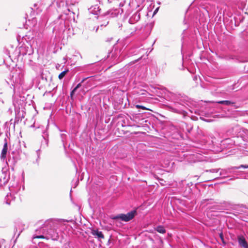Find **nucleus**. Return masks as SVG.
I'll use <instances>...</instances> for the list:
<instances>
[{
	"label": "nucleus",
	"instance_id": "nucleus-30",
	"mask_svg": "<svg viewBox=\"0 0 248 248\" xmlns=\"http://www.w3.org/2000/svg\"><path fill=\"white\" fill-rule=\"evenodd\" d=\"M36 154L37 156L36 159V162L38 163V160L40 159V150L38 149L36 151Z\"/></svg>",
	"mask_w": 248,
	"mask_h": 248
},
{
	"label": "nucleus",
	"instance_id": "nucleus-21",
	"mask_svg": "<svg viewBox=\"0 0 248 248\" xmlns=\"http://www.w3.org/2000/svg\"><path fill=\"white\" fill-rule=\"evenodd\" d=\"M218 103L224 105L225 106H233L235 103L229 100H222L218 102Z\"/></svg>",
	"mask_w": 248,
	"mask_h": 248
},
{
	"label": "nucleus",
	"instance_id": "nucleus-1",
	"mask_svg": "<svg viewBox=\"0 0 248 248\" xmlns=\"http://www.w3.org/2000/svg\"><path fill=\"white\" fill-rule=\"evenodd\" d=\"M170 99V103L167 106L169 111L181 115L184 118L187 116V111L197 113V103L188 96L180 93H171Z\"/></svg>",
	"mask_w": 248,
	"mask_h": 248
},
{
	"label": "nucleus",
	"instance_id": "nucleus-14",
	"mask_svg": "<svg viewBox=\"0 0 248 248\" xmlns=\"http://www.w3.org/2000/svg\"><path fill=\"white\" fill-rule=\"evenodd\" d=\"M139 52V50L136 47H132L129 48L126 52V56L129 57L137 55Z\"/></svg>",
	"mask_w": 248,
	"mask_h": 248
},
{
	"label": "nucleus",
	"instance_id": "nucleus-13",
	"mask_svg": "<svg viewBox=\"0 0 248 248\" xmlns=\"http://www.w3.org/2000/svg\"><path fill=\"white\" fill-rule=\"evenodd\" d=\"M48 127V124H47L45 130L44 129V127L43 126H39L38 127V128H41L42 129V137L45 140V145L46 147L48 146V141H49V140H48L49 135H48V132L47 131V127Z\"/></svg>",
	"mask_w": 248,
	"mask_h": 248
},
{
	"label": "nucleus",
	"instance_id": "nucleus-44",
	"mask_svg": "<svg viewBox=\"0 0 248 248\" xmlns=\"http://www.w3.org/2000/svg\"><path fill=\"white\" fill-rule=\"evenodd\" d=\"M122 26V24H121V25H120L119 26V28H120V27H121Z\"/></svg>",
	"mask_w": 248,
	"mask_h": 248
},
{
	"label": "nucleus",
	"instance_id": "nucleus-26",
	"mask_svg": "<svg viewBox=\"0 0 248 248\" xmlns=\"http://www.w3.org/2000/svg\"><path fill=\"white\" fill-rule=\"evenodd\" d=\"M220 170H221V168H219V169H210V170H207L206 171L207 172H212V173H217V172H218L219 171H220Z\"/></svg>",
	"mask_w": 248,
	"mask_h": 248
},
{
	"label": "nucleus",
	"instance_id": "nucleus-12",
	"mask_svg": "<svg viewBox=\"0 0 248 248\" xmlns=\"http://www.w3.org/2000/svg\"><path fill=\"white\" fill-rule=\"evenodd\" d=\"M238 130L239 128L238 127H233L227 131V134L228 136H231V138H234L238 139L239 138V137L237 134V131Z\"/></svg>",
	"mask_w": 248,
	"mask_h": 248
},
{
	"label": "nucleus",
	"instance_id": "nucleus-39",
	"mask_svg": "<svg viewBox=\"0 0 248 248\" xmlns=\"http://www.w3.org/2000/svg\"><path fill=\"white\" fill-rule=\"evenodd\" d=\"M246 148L248 149V143L246 144Z\"/></svg>",
	"mask_w": 248,
	"mask_h": 248
},
{
	"label": "nucleus",
	"instance_id": "nucleus-15",
	"mask_svg": "<svg viewBox=\"0 0 248 248\" xmlns=\"http://www.w3.org/2000/svg\"><path fill=\"white\" fill-rule=\"evenodd\" d=\"M8 151V143H4L3 148L1 151V153L0 154V158L2 160H4L6 159L7 154Z\"/></svg>",
	"mask_w": 248,
	"mask_h": 248
},
{
	"label": "nucleus",
	"instance_id": "nucleus-17",
	"mask_svg": "<svg viewBox=\"0 0 248 248\" xmlns=\"http://www.w3.org/2000/svg\"><path fill=\"white\" fill-rule=\"evenodd\" d=\"M201 155L198 153L190 155L188 159H191L193 162L200 161L202 160Z\"/></svg>",
	"mask_w": 248,
	"mask_h": 248
},
{
	"label": "nucleus",
	"instance_id": "nucleus-3",
	"mask_svg": "<svg viewBox=\"0 0 248 248\" xmlns=\"http://www.w3.org/2000/svg\"><path fill=\"white\" fill-rule=\"evenodd\" d=\"M232 174L237 176V178H242L241 176H244L245 173L242 171L236 170V167H231L225 169H221L219 173L220 177H217L216 180L225 179L230 176Z\"/></svg>",
	"mask_w": 248,
	"mask_h": 248
},
{
	"label": "nucleus",
	"instance_id": "nucleus-50",
	"mask_svg": "<svg viewBox=\"0 0 248 248\" xmlns=\"http://www.w3.org/2000/svg\"><path fill=\"white\" fill-rule=\"evenodd\" d=\"M1 133H0V136L1 135Z\"/></svg>",
	"mask_w": 248,
	"mask_h": 248
},
{
	"label": "nucleus",
	"instance_id": "nucleus-47",
	"mask_svg": "<svg viewBox=\"0 0 248 248\" xmlns=\"http://www.w3.org/2000/svg\"><path fill=\"white\" fill-rule=\"evenodd\" d=\"M157 10H158V8H157V9L155 10V11H157ZM155 13V12H154V13Z\"/></svg>",
	"mask_w": 248,
	"mask_h": 248
},
{
	"label": "nucleus",
	"instance_id": "nucleus-34",
	"mask_svg": "<svg viewBox=\"0 0 248 248\" xmlns=\"http://www.w3.org/2000/svg\"><path fill=\"white\" fill-rule=\"evenodd\" d=\"M108 23V21H105L103 24L100 25V27H102L103 26H106Z\"/></svg>",
	"mask_w": 248,
	"mask_h": 248
},
{
	"label": "nucleus",
	"instance_id": "nucleus-24",
	"mask_svg": "<svg viewBox=\"0 0 248 248\" xmlns=\"http://www.w3.org/2000/svg\"><path fill=\"white\" fill-rule=\"evenodd\" d=\"M219 237H220V239L221 240V242H222V243L223 244V246H225L226 244V242L225 241L223 233L222 232L219 233Z\"/></svg>",
	"mask_w": 248,
	"mask_h": 248
},
{
	"label": "nucleus",
	"instance_id": "nucleus-2",
	"mask_svg": "<svg viewBox=\"0 0 248 248\" xmlns=\"http://www.w3.org/2000/svg\"><path fill=\"white\" fill-rule=\"evenodd\" d=\"M56 222L53 220H48L43 226L41 231L43 234L36 235L34 238H42L46 239H52L57 241L59 239V233L56 229Z\"/></svg>",
	"mask_w": 248,
	"mask_h": 248
},
{
	"label": "nucleus",
	"instance_id": "nucleus-8",
	"mask_svg": "<svg viewBox=\"0 0 248 248\" xmlns=\"http://www.w3.org/2000/svg\"><path fill=\"white\" fill-rule=\"evenodd\" d=\"M10 178L9 171H2L0 174V187L5 186Z\"/></svg>",
	"mask_w": 248,
	"mask_h": 248
},
{
	"label": "nucleus",
	"instance_id": "nucleus-5",
	"mask_svg": "<svg viewBox=\"0 0 248 248\" xmlns=\"http://www.w3.org/2000/svg\"><path fill=\"white\" fill-rule=\"evenodd\" d=\"M137 214L136 210H132L127 214H120L112 217L114 220L120 219L122 221L128 222L132 219Z\"/></svg>",
	"mask_w": 248,
	"mask_h": 248
},
{
	"label": "nucleus",
	"instance_id": "nucleus-9",
	"mask_svg": "<svg viewBox=\"0 0 248 248\" xmlns=\"http://www.w3.org/2000/svg\"><path fill=\"white\" fill-rule=\"evenodd\" d=\"M140 10H138L130 17L128 21L130 24H134L140 20Z\"/></svg>",
	"mask_w": 248,
	"mask_h": 248
},
{
	"label": "nucleus",
	"instance_id": "nucleus-38",
	"mask_svg": "<svg viewBox=\"0 0 248 248\" xmlns=\"http://www.w3.org/2000/svg\"><path fill=\"white\" fill-rule=\"evenodd\" d=\"M4 143H6H6H8V142H7V138H5L4 139Z\"/></svg>",
	"mask_w": 248,
	"mask_h": 248
},
{
	"label": "nucleus",
	"instance_id": "nucleus-4",
	"mask_svg": "<svg viewBox=\"0 0 248 248\" xmlns=\"http://www.w3.org/2000/svg\"><path fill=\"white\" fill-rule=\"evenodd\" d=\"M15 53L16 54H17V57L20 55L25 56L28 55L30 62H32L31 56L33 53V50L31 46H28L26 45H22L21 46L19 47L18 49L16 50ZM30 63L31 64V63Z\"/></svg>",
	"mask_w": 248,
	"mask_h": 248
},
{
	"label": "nucleus",
	"instance_id": "nucleus-11",
	"mask_svg": "<svg viewBox=\"0 0 248 248\" xmlns=\"http://www.w3.org/2000/svg\"><path fill=\"white\" fill-rule=\"evenodd\" d=\"M237 238L240 247L243 248H248V243L243 235H238Z\"/></svg>",
	"mask_w": 248,
	"mask_h": 248
},
{
	"label": "nucleus",
	"instance_id": "nucleus-42",
	"mask_svg": "<svg viewBox=\"0 0 248 248\" xmlns=\"http://www.w3.org/2000/svg\"><path fill=\"white\" fill-rule=\"evenodd\" d=\"M234 178H232L231 179H230L229 180H234Z\"/></svg>",
	"mask_w": 248,
	"mask_h": 248
},
{
	"label": "nucleus",
	"instance_id": "nucleus-31",
	"mask_svg": "<svg viewBox=\"0 0 248 248\" xmlns=\"http://www.w3.org/2000/svg\"><path fill=\"white\" fill-rule=\"evenodd\" d=\"M241 168L247 169V168H248V165H241L239 166L236 167V170H238V169H241Z\"/></svg>",
	"mask_w": 248,
	"mask_h": 248
},
{
	"label": "nucleus",
	"instance_id": "nucleus-45",
	"mask_svg": "<svg viewBox=\"0 0 248 248\" xmlns=\"http://www.w3.org/2000/svg\"><path fill=\"white\" fill-rule=\"evenodd\" d=\"M6 137H8V133H6Z\"/></svg>",
	"mask_w": 248,
	"mask_h": 248
},
{
	"label": "nucleus",
	"instance_id": "nucleus-48",
	"mask_svg": "<svg viewBox=\"0 0 248 248\" xmlns=\"http://www.w3.org/2000/svg\"><path fill=\"white\" fill-rule=\"evenodd\" d=\"M139 112H141V113H143V112L140 110H139Z\"/></svg>",
	"mask_w": 248,
	"mask_h": 248
},
{
	"label": "nucleus",
	"instance_id": "nucleus-35",
	"mask_svg": "<svg viewBox=\"0 0 248 248\" xmlns=\"http://www.w3.org/2000/svg\"><path fill=\"white\" fill-rule=\"evenodd\" d=\"M241 176L245 179H248V174L245 173L244 176Z\"/></svg>",
	"mask_w": 248,
	"mask_h": 248
},
{
	"label": "nucleus",
	"instance_id": "nucleus-33",
	"mask_svg": "<svg viewBox=\"0 0 248 248\" xmlns=\"http://www.w3.org/2000/svg\"><path fill=\"white\" fill-rule=\"evenodd\" d=\"M11 182H10L9 185V188L11 191L12 190V188L15 187V185L14 184L11 185Z\"/></svg>",
	"mask_w": 248,
	"mask_h": 248
},
{
	"label": "nucleus",
	"instance_id": "nucleus-6",
	"mask_svg": "<svg viewBox=\"0 0 248 248\" xmlns=\"http://www.w3.org/2000/svg\"><path fill=\"white\" fill-rule=\"evenodd\" d=\"M120 52V50L115 49L108 52V58H110L113 64H115L122 60L123 59L121 58Z\"/></svg>",
	"mask_w": 248,
	"mask_h": 248
},
{
	"label": "nucleus",
	"instance_id": "nucleus-43",
	"mask_svg": "<svg viewBox=\"0 0 248 248\" xmlns=\"http://www.w3.org/2000/svg\"><path fill=\"white\" fill-rule=\"evenodd\" d=\"M31 11H33V12H34V10L33 9V8H31Z\"/></svg>",
	"mask_w": 248,
	"mask_h": 248
},
{
	"label": "nucleus",
	"instance_id": "nucleus-29",
	"mask_svg": "<svg viewBox=\"0 0 248 248\" xmlns=\"http://www.w3.org/2000/svg\"><path fill=\"white\" fill-rule=\"evenodd\" d=\"M135 107L138 108V109H141L142 110H147L148 109L147 108H146L145 107L143 106H141V105H136L135 106Z\"/></svg>",
	"mask_w": 248,
	"mask_h": 248
},
{
	"label": "nucleus",
	"instance_id": "nucleus-28",
	"mask_svg": "<svg viewBox=\"0 0 248 248\" xmlns=\"http://www.w3.org/2000/svg\"><path fill=\"white\" fill-rule=\"evenodd\" d=\"M11 197H12L11 195H10V196L7 195L6 198H5V202H5V203H6L8 205L11 204V202H9V200H10V198Z\"/></svg>",
	"mask_w": 248,
	"mask_h": 248
},
{
	"label": "nucleus",
	"instance_id": "nucleus-40",
	"mask_svg": "<svg viewBox=\"0 0 248 248\" xmlns=\"http://www.w3.org/2000/svg\"><path fill=\"white\" fill-rule=\"evenodd\" d=\"M99 26H98V27L96 29V30H95V32H97V31H98V29H99Z\"/></svg>",
	"mask_w": 248,
	"mask_h": 248
},
{
	"label": "nucleus",
	"instance_id": "nucleus-27",
	"mask_svg": "<svg viewBox=\"0 0 248 248\" xmlns=\"http://www.w3.org/2000/svg\"><path fill=\"white\" fill-rule=\"evenodd\" d=\"M89 77H87V78H83L81 81H80V82H79L78 84L76 86L77 87V88H79L81 85H82V83H83L87 79H88Z\"/></svg>",
	"mask_w": 248,
	"mask_h": 248
},
{
	"label": "nucleus",
	"instance_id": "nucleus-7",
	"mask_svg": "<svg viewBox=\"0 0 248 248\" xmlns=\"http://www.w3.org/2000/svg\"><path fill=\"white\" fill-rule=\"evenodd\" d=\"M237 139L234 138H227L223 140L220 143V145L222 146L223 149L228 150L233 148L237 144L236 140Z\"/></svg>",
	"mask_w": 248,
	"mask_h": 248
},
{
	"label": "nucleus",
	"instance_id": "nucleus-10",
	"mask_svg": "<svg viewBox=\"0 0 248 248\" xmlns=\"http://www.w3.org/2000/svg\"><path fill=\"white\" fill-rule=\"evenodd\" d=\"M204 201L208 202L207 203V205H210V204H212L213 203H215V204H214L212 206L209 205L208 206V208H210V209H214V210L220 209L219 207V204H222L224 203V202H219L217 201L212 202L213 199H205Z\"/></svg>",
	"mask_w": 248,
	"mask_h": 248
},
{
	"label": "nucleus",
	"instance_id": "nucleus-23",
	"mask_svg": "<svg viewBox=\"0 0 248 248\" xmlns=\"http://www.w3.org/2000/svg\"><path fill=\"white\" fill-rule=\"evenodd\" d=\"M68 69H66L64 71L61 72L58 76L59 78L60 79H62L63 78V77L65 76V75L68 73Z\"/></svg>",
	"mask_w": 248,
	"mask_h": 248
},
{
	"label": "nucleus",
	"instance_id": "nucleus-32",
	"mask_svg": "<svg viewBox=\"0 0 248 248\" xmlns=\"http://www.w3.org/2000/svg\"><path fill=\"white\" fill-rule=\"evenodd\" d=\"M110 15V16H111V17H113L114 16H116V13H115L114 15H113V13H111L110 11H109V12H108V13L107 14H106V15L107 16H109Z\"/></svg>",
	"mask_w": 248,
	"mask_h": 248
},
{
	"label": "nucleus",
	"instance_id": "nucleus-20",
	"mask_svg": "<svg viewBox=\"0 0 248 248\" xmlns=\"http://www.w3.org/2000/svg\"><path fill=\"white\" fill-rule=\"evenodd\" d=\"M155 230L156 231L160 233H165L166 232V230L164 227L162 225H158L155 228Z\"/></svg>",
	"mask_w": 248,
	"mask_h": 248
},
{
	"label": "nucleus",
	"instance_id": "nucleus-18",
	"mask_svg": "<svg viewBox=\"0 0 248 248\" xmlns=\"http://www.w3.org/2000/svg\"><path fill=\"white\" fill-rule=\"evenodd\" d=\"M20 158L18 154H16L15 155H13L12 157L10 155L9 156L8 161L9 162H11V164L14 165L19 160H20Z\"/></svg>",
	"mask_w": 248,
	"mask_h": 248
},
{
	"label": "nucleus",
	"instance_id": "nucleus-46",
	"mask_svg": "<svg viewBox=\"0 0 248 248\" xmlns=\"http://www.w3.org/2000/svg\"><path fill=\"white\" fill-rule=\"evenodd\" d=\"M19 235H20V232L18 234L17 237H18Z\"/></svg>",
	"mask_w": 248,
	"mask_h": 248
},
{
	"label": "nucleus",
	"instance_id": "nucleus-41",
	"mask_svg": "<svg viewBox=\"0 0 248 248\" xmlns=\"http://www.w3.org/2000/svg\"><path fill=\"white\" fill-rule=\"evenodd\" d=\"M37 6V4L35 3V4H34V8H35Z\"/></svg>",
	"mask_w": 248,
	"mask_h": 248
},
{
	"label": "nucleus",
	"instance_id": "nucleus-37",
	"mask_svg": "<svg viewBox=\"0 0 248 248\" xmlns=\"http://www.w3.org/2000/svg\"><path fill=\"white\" fill-rule=\"evenodd\" d=\"M78 89V88H77V87L76 86L75 88H73L72 91L76 93Z\"/></svg>",
	"mask_w": 248,
	"mask_h": 248
},
{
	"label": "nucleus",
	"instance_id": "nucleus-25",
	"mask_svg": "<svg viewBox=\"0 0 248 248\" xmlns=\"http://www.w3.org/2000/svg\"><path fill=\"white\" fill-rule=\"evenodd\" d=\"M61 138L62 142L63 143V145L64 146H65V141L66 140V135L65 134H61Z\"/></svg>",
	"mask_w": 248,
	"mask_h": 248
},
{
	"label": "nucleus",
	"instance_id": "nucleus-36",
	"mask_svg": "<svg viewBox=\"0 0 248 248\" xmlns=\"http://www.w3.org/2000/svg\"><path fill=\"white\" fill-rule=\"evenodd\" d=\"M75 93L74 91H73L72 90L71 91L70 96L71 98H72L73 96L74 95Z\"/></svg>",
	"mask_w": 248,
	"mask_h": 248
},
{
	"label": "nucleus",
	"instance_id": "nucleus-22",
	"mask_svg": "<svg viewBox=\"0 0 248 248\" xmlns=\"http://www.w3.org/2000/svg\"><path fill=\"white\" fill-rule=\"evenodd\" d=\"M224 149H223L222 146L220 145V144L218 145H217L216 147H214V151L216 153H219L222 152L224 150Z\"/></svg>",
	"mask_w": 248,
	"mask_h": 248
},
{
	"label": "nucleus",
	"instance_id": "nucleus-16",
	"mask_svg": "<svg viewBox=\"0 0 248 248\" xmlns=\"http://www.w3.org/2000/svg\"><path fill=\"white\" fill-rule=\"evenodd\" d=\"M88 10L90 13L95 15H98L100 13L101 10L98 5L92 6L90 8H89Z\"/></svg>",
	"mask_w": 248,
	"mask_h": 248
},
{
	"label": "nucleus",
	"instance_id": "nucleus-49",
	"mask_svg": "<svg viewBox=\"0 0 248 248\" xmlns=\"http://www.w3.org/2000/svg\"><path fill=\"white\" fill-rule=\"evenodd\" d=\"M138 60H139V59H137V60H136L135 61H136V62H137V61H138Z\"/></svg>",
	"mask_w": 248,
	"mask_h": 248
},
{
	"label": "nucleus",
	"instance_id": "nucleus-19",
	"mask_svg": "<svg viewBox=\"0 0 248 248\" xmlns=\"http://www.w3.org/2000/svg\"><path fill=\"white\" fill-rule=\"evenodd\" d=\"M92 234L97 236L98 238H104V235L101 231H99L97 229H93L92 231Z\"/></svg>",
	"mask_w": 248,
	"mask_h": 248
}]
</instances>
